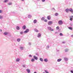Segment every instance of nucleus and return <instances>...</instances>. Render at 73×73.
Masks as SVG:
<instances>
[{
	"mask_svg": "<svg viewBox=\"0 0 73 73\" xmlns=\"http://www.w3.org/2000/svg\"><path fill=\"white\" fill-rule=\"evenodd\" d=\"M58 24L59 25H62L63 24V22L62 20H60L58 21Z\"/></svg>",
	"mask_w": 73,
	"mask_h": 73,
	"instance_id": "nucleus-1",
	"label": "nucleus"
},
{
	"mask_svg": "<svg viewBox=\"0 0 73 73\" xmlns=\"http://www.w3.org/2000/svg\"><path fill=\"white\" fill-rule=\"evenodd\" d=\"M47 28L49 29V30L51 31H54V29H51V27H48Z\"/></svg>",
	"mask_w": 73,
	"mask_h": 73,
	"instance_id": "nucleus-2",
	"label": "nucleus"
},
{
	"mask_svg": "<svg viewBox=\"0 0 73 73\" xmlns=\"http://www.w3.org/2000/svg\"><path fill=\"white\" fill-rule=\"evenodd\" d=\"M29 32V30L28 29H26L25 31H24V33H27Z\"/></svg>",
	"mask_w": 73,
	"mask_h": 73,
	"instance_id": "nucleus-3",
	"label": "nucleus"
},
{
	"mask_svg": "<svg viewBox=\"0 0 73 73\" xmlns=\"http://www.w3.org/2000/svg\"><path fill=\"white\" fill-rule=\"evenodd\" d=\"M33 57L34 59L36 60H38V58L36 56H34Z\"/></svg>",
	"mask_w": 73,
	"mask_h": 73,
	"instance_id": "nucleus-4",
	"label": "nucleus"
},
{
	"mask_svg": "<svg viewBox=\"0 0 73 73\" xmlns=\"http://www.w3.org/2000/svg\"><path fill=\"white\" fill-rule=\"evenodd\" d=\"M69 11H70V12H71V13H72V14L73 13V10L72 9H69Z\"/></svg>",
	"mask_w": 73,
	"mask_h": 73,
	"instance_id": "nucleus-5",
	"label": "nucleus"
},
{
	"mask_svg": "<svg viewBox=\"0 0 73 73\" xmlns=\"http://www.w3.org/2000/svg\"><path fill=\"white\" fill-rule=\"evenodd\" d=\"M44 61L45 62H47L48 61V59L47 58H45L44 59Z\"/></svg>",
	"mask_w": 73,
	"mask_h": 73,
	"instance_id": "nucleus-6",
	"label": "nucleus"
},
{
	"mask_svg": "<svg viewBox=\"0 0 73 73\" xmlns=\"http://www.w3.org/2000/svg\"><path fill=\"white\" fill-rule=\"evenodd\" d=\"M52 21H49L48 23V25H51V24H52Z\"/></svg>",
	"mask_w": 73,
	"mask_h": 73,
	"instance_id": "nucleus-7",
	"label": "nucleus"
},
{
	"mask_svg": "<svg viewBox=\"0 0 73 73\" xmlns=\"http://www.w3.org/2000/svg\"><path fill=\"white\" fill-rule=\"evenodd\" d=\"M69 9H67L65 10V11L66 13H68V12H69Z\"/></svg>",
	"mask_w": 73,
	"mask_h": 73,
	"instance_id": "nucleus-8",
	"label": "nucleus"
},
{
	"mask_svg": "<svg viewBox=\"0 0 73 73\" xmlns=\"http://www.w3.org/2000/svg\"><path fill=\"white\" fill-rule=\"evenodd\" d=\"M20 48L21 50H23L24 48H25V47H24L21 46L20 47Z\"/></svg>",
	"mask_w": 73,
	"mask_h": 73,
	"instance_id": "nucleus-9",
	"label": "nucleus"
},
{
	"mask_svg": "<svg viewBox=\"0 0 73 73\" xmlns=\"http://www.w3.org/2000/svg\"><path fill=\"white\" fill-rule=\"evenodd\" d=\"M26 29V26L25 25V26H23L22 29H23L25 30V29Z\"/></svg>",
	"mask_w": 73,
	"mask_h": 73,
	"instance_id": "nucleus-10",
	"label": "nucleus"
},
{
	"mask_svg": "<svg viewBox=\"0 0 73 73\" xmlns=\"http://www.w3.org/2000/svg\"><path fill=\"white\" fill-rule=\"evenodd\" d=\"M26 70L28 73H29L31 72V71H30V70H29V69H27Z\"/></svg>",
	"mask_w": 73,
	"mask_h": 73,
	"instance_id": "nucleus-11",
	"label": "nucleus"
},
{
	"mask_svg": "<svg viewBox=\"0 0 73 73\" xmlns=\"http://www.w3.org/2000/svg\"><path fill=\"white\" fill-rule=\"evenodd\" d=\"M38 37V38H40L41 37V34L40 33H39L38 34V36H37Z\"/></svg>",
	"mask_w": 73,
	"mask_h": 73,
	"instance_id": "nucleus-12",
	"label": "nucleus"
},
{
	"mask_svg": "<svg viewBox=\"0 0 73 73\" xmlns=\"http://www.w3.org/2000/svg\"><path fill=\"white\" fill-rule=\"evenodd\" d=\"M61 60H62V59H57V62H60V61H61Z\"/></svg>",
	"mask_w": 73,
	"mask_h": 73,
	"instance_id": "nucleus-13",
	"label": "nucleus"
},
{
	"mask_svg": "<svg viewBox=\"0 0 73 73\" xmlns=\"http://www.w3.org/2000/svg\"><path fill=\"white\" fill-rule=\"evenodd\" d=\"M34 31L35 32H38V30L36 29H35Z\"/></svg>",
	"mask_w": 73,
	"mask_h": 73,
	"instance_id": "nucleus-14",
	"label": "nucleus"
},
{
	"mask_svg": "<svg viewBox=\"0 0 73 73\" xmlns=\"http://www.w3.org/2000/svg\"><path fill=\"white\" fill-rule=\"evenodd\" d=\"M16 29L17 30H20V27L19 26H17Z\"/></svg>",
	"mask_w": 73,
	"mask_h": 73,
	"instance_id": "nucleus-15",
	"label": "nucleus"
},
{
	"mask_svg": "<svg viewBox=\"0 0 73 73\" xmlns=\"http://www.w3.org/2000/svg\"><path fill=\"white\" fill-rule=\"evenodd\" d=\"M33 23L34 24H36V23H37V20L36 19L34 20Z\"/></svg>",
	"mask_w": 73,
	"mask_h": 73,
	"instance_id": "nucleus-16",
	"label": "nucleus"
},
{
	"mask_svg": "<svg viewBox=\"0 0 73 73\" xmlns=\"http://www.w3.org/2000/svg\"><path fill=\"white\" fill-rule=\"evenodd\" d=\"M35 61V59L34 58H33L31 59V61H32V62H34Z\"/></svg>",
	"mask_w": 73,
	"mask_h": 73,
	"instance_id": "nucleus-17",
	"label": "nucleus"
},
{
	"mask_svg": "<svg viewBox=\"0 0 73 73\" xmlns=\"http://www.w3.org/2000/svg\"><path fill=\"white\" fill-rule=\"evenodd\" d=\"M45 20V17H42V18H41V20L42 21H44Z\"/></svg>",
	"mask_w": 73,
	"mask_h": 73,
	"instance_id": "nucleus-18",
	"label": "nucleus"
},
{
	"mask_svg": "<svg viewBox=\"0 0 73 73\" xmlns=\"http://www.w3.org/2000/svg\"><path fill=\"white\" fill-rule=\"evenodd\" d=\"M4 35L6 36V35H7L8 34V32H5L4 33Z\"/></svg>",
	"mask_w": 73,
	"mask_h": 73,
	"instance_id": "nucleus-19",
	"label": "nucleus"
},
{
	"mask_svg": "<svg viewBox=\"0 0 73 73\" xmlns=\"http://www.w3.org/2000/svg\"><path fill=\"white\" fill-rule=\"evenodd\" d=\"M16 61L17 62H19L20 61V58H18L17 59Z\"/></svg>",
	"mask_w": 73,
	"mask_h": 73,
	"instance_id": "nucleus-20",
	"label": "nucleus"
},
{
	"mask_svg": "<svg viewBox=\"0 0 73 73\" xmlns=\"http://www.w3.org/2000/svg\"><path fill=\"white\" fill-rule=\"evenodd\" d=\"M17 40L18 42H20V40H21V39L20 38H19L17 39Z\"/></svg>",
	"mask_w": 73,
	"mask_h": 73,
	"instance_id": "nucleus-21",
	"label": "nucleus"
},
{
	"mask_svg": "<svg viewBox=\"0 0 73 73\" xmlns=\"http://www.w3.org/2000/svg\"><path fill=\"white\" fill-rule=\"evenodd\" d=\"M65 51L66 52H68V51H69V49L68 48H66L65 50Z\"/></svg>",
	"mask_w": 73,
	"mask_h": 73,
	"instance_id": "nucleus-22",
	"label": "nucleus"
},
{
	"mask_svg": "<svg viewBox=\"0 0 73 73\" xmlns=\"http://www.w3.org/2000/svg\"><path fill=\"white\" fill-rule=\"evenodd\" d=\"M47 18L48 20H50V16H48L47 17Z\"/></svg>",
	"mask_w": 73,
	"mask_h": 73,
	"instance_id": "nucleus-23",
	"label": "nucleus"
},
{
	"mask_svg": "<svg viewBox=\"0 0 73 73\" xmlns=\"http://www.w3.org/2000/svg\"><path fill=\"white\" fill-rule=\"evenodd\" d=\"M64 60H65V61H68V59L67 58H64Z\"/></svg>",
	"mask_w": 73,
	"mask_h": 73,
	"instance_id": "nucleus-24",
	"label": "nucleus"
},
{
	"mask_svg": "<svg viewBox=\"0 0 73 73\" xmlns=\"http://www.w3.org/2000/svg\"><path fill=\"white\" fill-rule=\"evenodd\" d=\"M28 18H31L32 17V15H29L28 16Z\"/></svg>",
	"mask_w": 73,
	"mask_h": 73,
	"instance_id": "nucleus-25",
	"label": "nucleus"
},
{
	"mask_svg": "<svg viewBox=\"0 0 73 73\" xmlns=\"http://www.w3.org/2000/svg\"><path fill=\"white\" fill-rule=\"evenodd\" d=\"M40 61H42V62H43V59H42V58H40Z\"/></svg>",
	"mask_w": 73,
	"mask_h": 73,
	"instance_id": "nucleus-26",
	"label": "nucleus"
},
{
	"mask_svg": "<svg viewBox=\"0 0 73 73\" xmlns=\"http://www.w3.org/2000/svg\"><path fill=\"white\" fill-rule=\"evenodd\" d=\"M8 1V0H4V3H7Z\"/></svg>",
	"mask_w": 73,
	"mask_h": 73,
	"instance_id": "nucleus-27",
	"label": "nucleus"
},
{
	"mask_svg": "<svg viewBox=\"0 0 73 73\" xmlns=\"http://www.w3.org/2000/svg\"><path fill=\"white\" fill-rule=\"evenodd\" d=\"M8 5H12V2H10L8 3Z\"/></svg>",
	"mask_w": 73,
	"mask_h": 73,
	"instance_id": "nucleus-28",
	"label": "nucleus"
},
{
	"mask_svg": "<svg viewBox=\"0 0 73 73\" xmlns=\"http://www.w3.org/2000/svg\"><path fill=\"white\" fill-rule=\"evenodd\" d=\"M23 33H24V32L23 31H21L20 32V34L21 35H23Z\"/></svg>",
	"mask_w": 73,
	"mask_h": 73,
	"instance_id": "nucleus-29",
	"label": "nucleus"
},
{
	"mask_svg": "<svg viewBox=\"0 0 73 73\" xmlns=\"http://www.w3.org/2000/svg\"><path fill=\"white\" fill-rule=\"evenodd\" d=\"M3 18V17L1 15H0V19H2Z\"/></svg>",
	"mask_w": 73,
	"mask_h": 73,
	"instance_id": "nucleus-30",
	"label": "nucleus"
},
{
	"mask_svg": "<svg viewBox=\"0 0 73 73\" xmlns=\"http://www.w3.org/2000/svg\"><path fill=\"white\" fill-rule=\"evenodd\" d=\"M49 45H48L47 46V47L46 48V49H49Z\"/></svg>",
	"mask_w": 73,
	"mask_h": 73,
	"instance_id": "nucleus-31",
	"label": "nucleus"
},
{
	"mask_svg": "<svg viewBox=\"0 0 73 73\" xmlns=\"http://www.w3.org/2000/svg\"><path fill=\"white\" fill-rule=\"evenodd\" d=\"M56 29L57 30V29H60V28L58 26L56 28Z\"/></svg>",
	"mask_w": 73,
	"mask_h": 73,
	"instance_id": "nucleus-32",
	"label": "nucleus"
},
{
	"mask_svg": "<svg viewBox=\"0 0 73 73\" xmlns=\"http://www.w3.org/2000/svg\"><path fill=\"white\" fill-rule=\"evenodd\" d=\"M69 29H70L71 30H72V28L71 27H68Z\"/></svg>",
	"mask_w": 73,
	"mask_h": 73,
	"instance_id": "nucleus-33",
	"label": "nucleus"
},
{
	"mask_svg": "<svg viewBox=\"0 0 73 73\" xmlns=\"http://www.w3.org/2000/svg\"><path fill=\"white\" fill-rule=\"evenodd\" d=\"M26 65L25 64H23L22 65L23 67V68H25V67Z\"/></svg>",
	"mask_w": 73,
	"mask_h": 73,
	"instance_id": "nucleus-34",
	"label": "nucleus"
},
{
	"mask_svg": "<svg viewBox=\"0 0 73 73\" xmlns=\"http://www.w3.org/2000/svg\"><path fill=\"white\" fill-rule=\"evenodd\" d=\"M29 45H32V43L30 42H29Z\"/></svg>",
	"mask_w": 73,
	"mask_h": 73,
	"instance_id": "nucleus-35",
	"label": "nucleus"
},
{
	"mask_svg": "<svg viewBox=\"0 0 73 73\" xmlns=\"http://www.w3.org/2000/svg\"><path fill=\"white\" fill-rule=\"evenodd\" d=\"M58 13H56L55 14V16H58Z\"/></svg>",
	"mask_w": 73,
	"mask_h": 73,
	"instance_id": "nucleus-36",
	"label": "nucleus"
},
{
	"mask_svg": "<svg viewBox=\"0 0 73 73\" xmlns=\"http://www.w3.org/2000/svg\"><path fill=\"white\" fill-rule=\"evenodd\" d=\"M44 22H45L46 23L47 22V20H46V19H44Z\"/></svg>",
	"mask_w": 73,
	"mask_h": 73,
	"instance_id": "nucleus-37",
	"label": "nucleus"
},
{
	"mask_svg": "<svg viewBox=\"0 0 73 73\" xmlns=\"http://www.w3.org/2000/svg\"><path fill=\"white\" fill-rule=\"evenodd\" d=\"M70 18H71L72 19H73V16H70Z\"/></svg>",
	"mask_w": 73,
	"mask_h": 73,
	"instance_id": "nucleus-38",
	"label": "nucleus"
},
{
	"mask_svg": "<svg viewBox=\"0 0 73 73\" xmlns=\"http://www.w3.org/2000/svg\"><path fill=\"white\" fill-rule=\"evenodd\" d=\"M70 18V21H72V20H73V19H72V18Z\"/></svg>",
	"mask_w": 73,
	"mask_h": 73,
	"instance_id": "nucleus-39",
	"label": "nucleus"
},
{
	"mask_svg": "<svg viewBox=\"0 0 73 73\" xmlns=\"http://www.w3.org/2000/svg\"><path fill=\"white\" fill-rule=\"evenodd\" d=\"M60 35L61 36H63V35H62V33H60Z\"/></svg>",
	"mask_w": 73,
	"mask_h": 73,
	"instance_id": "nucleus-40",
	"label": "nucleus"
},
{
	"mask_svg": "<svg viewBox=\"0 0 73 73\" xmlns=\"http://www.w3.org/2000/svg\"><path fill=\"white\" fill-rule=\"evenodd\" d=\"M29 57H32V56L31 55H29Z\"/></svg>",
	"mask_w": 73,
	"mask_h": 73,
	"instance_id": "nucleus-41",
	"label": "nucleus"
},
{
	"mask_svg": "<svg viewBox=\"0 0 73 73\" xmlns=\"http://www.w3.org/2000/svg\"><path fill=\"white\" fill-rule=\"evenodd\" d=\"M42 2H45V0H42Z\"/></svg>",
	"mask_w": 73,
	"mask_h": 73,
	"instance_id": "nucleus-42",
	"label": "nucleus"
},
{
	"mask_svg": "<svg viewBox=\"0 0 73 73\" xmlns=\"http://www.w3.org/2000/svg\"><path fill=\"white\" fill-rule=\"evenodd\" d=\"M2 13V11L0 10V13Z\"/></svg>",
	"mask_w": 73,
	"mask_h": 73,
	"instance_id": "nucleus-43",
	"label": "nucleus"
},
{
	"mask_svg": "<svg viewBox=\"0 0 73 73\" xmlns=\"http://www.w3.org/2000/svg\"><path fill=\"white\" fill-rule=\"evenodd\" d=\"M70 26H72L73 24H70Z\"/></svg>",
	"mask_w": 73,
	"mask_h": 73,
	"instance_id": "nucleus-44",
	"label": "nucleus"
},
{
	"mask_svg": "<svg viewBox=\"0 0 73 73\" xmlns=\"http://www.w3.org/2000/svg\"><path fill=\"white\" fill-rule=\"evenodd\" d=\"M71 72L72 73H73V70H71Z\"/></svg>",
	"mask_w": 73,
	"mask_h": 73,
	"instance_id": "nucleus-45",
	"label": "nucleus"
},
{
	"mask_svg": "<svg viewBox=\"0 0 73 73\" xmlns=\"http://www.w3.org/2000/svg\"><path fill=\"white\" fill-rule=\"evenodd\" d=\"M2 30H1V29L0 30V32H2Z\"/></svg>",
	"mask_w": 73,
	"mask_h": 73,
	"instance_id": "nucleus-46",
	"label": "nucleus"
},
{
	"mask_svg": "<svg viewBox=\"0 0 73 73\" xmlns=\"http://www.w3.org/2000/svg\"><path fill=\"white\" fill-rule=\"evenodd\" d=\"M71 36L73 38V35H71Z\"/></svg>",
	"mask_w": 73,
	"mask_h": 73,
	"instance_id": "nucleus-47",
	"label": "nucleus"
},
{
	"mask_svg": "<svg viewBox=\"0 0 73 73\" xmlns=\"http://www.w3.org/2000/svg\"><path fill=\"white\" fill-rule=\"evenodd\" d=\"M62 43H63V44H64V43H65V42H62Z\"/></svg>",
	"mask_w": 73,
	"mask_h": 73,
	"instance_id": "nucleus-48",
	"label": "nucleus"
},
{
	"mask_svg": "<svg viewBox=\"0 0 73 73\" xmlns=\"http://www.w3.org/2000/svg\"><path fill=\"white\" fill-rule=\"evenodd\" d=\"M52 9H54V10H55V9H54V8H52Z\"/></svg>",
	"mask_w": 73,
	"mask_h": 73,
	"instance_id": "nucleus-49",
	"label": "nucleus"
},
{
	"mask_svg": "<svg viewBox=\"0 0 73 73\" xmlns=\"http://www.w3.org/2000/svg\"><path fill=\"white\" fill-rule=\"evenodd\" d=\"M34 73H37V72H35Z\"/></svg>",
	"mask_w": 73,
	"mask_h": 73,
	"instance_id": "nucleus-50",
	"label": "nucleus"
},
{
	"mask_svg": "<svg viewBox=\"0 0 73 73\" xmlns=\"http://www.w3.org/2000/svg\"><path fill=\"white\" fill-rule=\"evenodd\" d=\"M21 1H24V0H21Z\"/></svg>",
	"mask_w": 73,
	"mask_h": 73,
	"instance_id": "nucleus-51",
	"label": "nucleus"
},
{
	"mask_svg": "<svg viewBox=\"0 0 73 73\" xmlns=\"http://www.w3.org/2000/svg\"><path fill=\"white\" fill-rule=\"evenodd\" d=\"M55 33V34H56V33H57V32H56V33Z\"/></svg>",
	"mask_w": 73,
	"mask_h": 73,
	"instance_id": "nucleus-52",
	"label": "nucleus"
}]
</instances>
